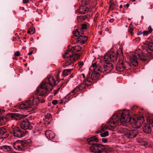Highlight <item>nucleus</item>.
<instances>
[{
    "instance_id": "35",
    "label": "nucleus",
    "mask_w": 153,
    "mask_h": 153,
    "mask_svg": "<svg viewBox=\"0 0 153 153\" xmlns=\"http://www.w3.org/2000/svg\"><path fill=\"white\" fill-rule=\"evenodd\" d=\"M133 30L134 29L133 28H130L129 29L128 31L129 33H130L131 36H132L133 34Z\"/></svg>"
},
{
    "instance_id": "47",
    "label": "nucleus",
    "mask_w": 153,
    "mask_h": 153,
    "mask_svg": "<svg viewBox=\"0 0 153 153\" xmlns=\"http://www.w3.org/2000/svg\"><path fill=\"white\" fill-rule=\"evenodd\" d=\"M114 19H112L109 20V22L111 23L113 22L114 21Z\"/></svg>"
},
{
    "instance_id": "17",
    "label": "nucleus",
    "mask_w": 153,
    "mask_h": 153,
    "mask_svg": "<svg viewBox=\"0 0 153 153\" xmlns=\"http://www.w3.org/2000/svg\"><path fill=\"white\" fill-rule=\"evenodd\" d=\"M45 134L46 137L49 140L53 138L55 135L54 132L49 130H48L45 132Z\"/></svg>"
},
{
    "instance_id": "20",
    "label": "nucleus",
    "mask_w": 153,
    "mask_h": 153,
    "mask_svg": "<svg viewBox=\"0 0 153 153\" xmlns=\"http://www.w3.org/2000/svg\"><path fill=\"white\" fill-rule=\"evenodd\" d=\"M143 130L146 133H149L151 132L152 130L149 125L145 124L143 127Z\"/></svg>"
},
{
    "instance_id": "16",
    "label": "nucleus",
    "mask_w": 153,
    "mask_h": 153,
    "mask_svg": "<svg viewBox=\"0 0 153 153\" xmlns=\"http://www.w3.org/2000/svg\"><path fill=\"white\" fill-rule=\"evenodd\" d=\"M88 39L86 36L84 35L79 36V37L77 38L76 42L81 44H83L87 42Z\"/></svg>"
},
{
    "instance_id": "8",
    "label": "nucleus",
    "mask_w": 153,
    "mask_h": 153,
    "mask_svg": "<svg viewBox=\"0 0 153 153\" xmlns=\"http://www.w3.org/2000/svg\"><path fill=\"white\" fill-rule=\"evenodd\" d=\"M14 124H12L9 131L11 133H13L14 136L16 137H21L24 134V131L21 130L19 127H13Z\"/></svg>"
},
{
    "instance_id": "37",
    "label": "nucleus",
    "mask_w": 153,
    "mask_h": 153,
    "mask_svg": "<svg viewBox=\"0 0 153 153\" xmlns=\"http://www.w3.org/2000/svg\"><path fill=\"white\" fill-rule=\"evenodd\" d=\"M60 89V88H58L56 90H54L53 91V94L54 95H56Z\"/></svg>"
},
{
    "instance_id": "55",
    "label": "nucleus",
    "mask_w": 153,
    "mask_h": 153,
    "mask_svg": "<svg viewBox=\"0 0 153 153\" xmlns=\"http://www.w3.org/2000/svg\"><path fill=\"white\" fill-rule=\"evenodd\" d=\"M23 49H25V47H23Z\"/></svg>"
},
{
    "instance_id": "52",
    "label": "nucleus",
    "mask_w": 153,
    "mask_h": 153,
    "mask_svg": "<svg viewBox=\"0 0 153 153\" xmlns=\"http://www.w3.org/2000/svg\"><path fill=\"white\" fill-rule=\"evenodd\" d=\"M45 102V100H42V101H41V103H43Z\"/></svg>"
},
{
    "instance_id": "51",
    "label": "nucleus",
    "mask_w": 153,
    "mask_h": 153,
    "mask_svg": "<svg viewBox=\"0 0 153 153\" xmlns=\"http://www.w3.org/2000/svg\"><path fill=\"white\" fill-rule=\"evenodd\" d=\"M33 53V51H32L31 52H29L28 53V55H31Z\"/></svg>"
},
{
    "instance_id": "40",
    "label": "nucleus",
    "mask_w": 153,
    "mask_h": 153,
    "mask_svg": "<svg viewBox=\"0 0 153 153\" xmlns=\"http://www.w3.org/2000/svg\"><path fill=\"white\" fill-rule=\"evenodd\" d=\"M57 103V101L56 100H54L52 101V104L53 105H56Z\"/></svg>"
},
{
    "instance_id": "31",
    "label": "nucleus",
    "mask_w": 153,
    "mask_h": 153,
    "mask_svg": "<svg viewBox=\"0 0 153 153\" xmlns=\"http://www.w3.org/2000/svg\"><path fill=\"white\" fill-rule=\"evenodd\" d=\"M133 120L134 121V123H133L132 122H131L130 123L131 124H134V125L135 126H137V125H138V123L139 122L138 121H137L134 119L133 118H132Z\"/></svg>"
},
{
    "instance_id": "1",
    "label": "nucleus",
    "mask_w": 153,
    "mask_h": 153,
    "mask_svg": "<svg viewBox=\"0 0 153 153\" xmlns=\"http://www.w3.org/2000/svg\"><path fill=\"white\" fill-rule=\"evenodd\" d=\"M131 118L129 114L128 110L125 109L114 114L107 123L108 126L117 129L118 132L123 134L125 136L128 129L126 127V123L131 122Z\"/></svg>"
},
{
    "instance_id": "5",
    "label": "nucleus",
    "mask_w": 153,
    "mask_h": 153,
    "mask_svg": "<svg viewBox=\"0 0 153 153\" xmlns=\"http://www.w3.org/2000/svg\"><path fill=\"white\" fill-rule=\"evenodd\" d=\"M139 59H140L142 61H145L147 60V57L146 55H145V53H142L139 54L137 51L133 53L131 55H130V62L135 66L138 65V63L137 60Z\"/></svg>"
},
{
    "instance_id": "30",
    "label": "nucleus",
    "mask_w": 153,
    "mask_h": 153,
    "mask_svg": "<svg viewBox=\"0 0 153 153\" xmlns=\"http://www.w3.org/2000/svg\"><path fill=\"white\" fill-rule=\"evenodd\" d=\"M74 35L77 37H79V36H80V33H79V32L78 30H76L75 31H74L73 32Z\"/></svg>"
},
{
    "instance_id": "13",
    "label": "nucleus",
    "mask_w": 153,
    "mask_h": 153,
    "mask_svg": "<svg viewBox=\"0 0 153 153\" xmlns=\"http://www.w3.org/2000/svg\"><path fill=\"white\" fill-rule=\"evenodd\" d=\"M127 132L125 136L129 138L135 137L138 134V131L136 129H132L130 131L128 129Z\"/></svg>"
},
{
    "instance_id": "29",
    "label": "nucleus",
    "mask_w": 153,
    "mask_h": 153,
    "mask_svg": "<svg viewBox=\"0 0 153 153\" xmlns=\"http://www.w3.org/2000/svg\"><path fill=\"white\" fill-rule=\"evenodd\" d=\"M56 81L58 82H59L60 81V80L59 79V74L60 72V71H58L56 72Z\"/></svg>"
},
{
    "instance_id": "53",
    "label": "nucleus",
    "mask_w": 153,
    "mask_h": 153,
    "mask_svg": "<svg viewBox=\"0 0 153 153\" xmlns=\"http://www.w3.org/2000/svg\"><path fill=\"white\" fill-rule=\"evenodd\" d=\"M123 7V5H121L120 6V8H122Z\"/></svg>"
},
{
    "instance_id": "14",
    "label": "nucleus",
    "mask_w": 153,
    "mask_h": 153,
    "mask_svg": "<svg viewBox=\"0 0 153 153\" xmlns=\"http://www.w3.org/2000/svg\"><path fill=\"white\" fill-rule=\"evenodd\" d=\"M21 128L24 129H30L31 126L29 120L27 119L23 120L20 124Z\"/></svg>"
},
{
    "instance_id": "42",
    "label": "nucleus",
    "mask_w": 153,
    "mask_h": 153,
    "mask_svg": "<svg viewBox=\"0 0 153 153\" xmlns=\"http://www.w3.org/2000/svg\"><path fill=\"white\" fill-rule=\"evenodd\" d=\"M148 29L149 30H148V31H150V33H151L152 32V28L151 27V26H149L148 27Z\"/></svg>"
},
{
    "instance_id": "22",
    "label": "nucleus",
    "mask_w": 153,
    "mask_h": 153,
    "mask_svg": "<svg viewBox=\"0 0 153 153\" xmlns=\"http://www.w3.org/2000/svg\"><path fill=\"white\" fill-rule=\"evenodd\" d=\"M86 80V79H85L82 82L78 85V86L79 87V88L81 90L83 89L85 87V85H86L85 84V81Z\"/></svg>"
},
{
    "instance_id": "34",
    "label": "nucleus",
    "mask_w": 153,
    "mask_h": 153,
    "mask_svg": "<svg viewBox=\"0 0 153 153\" xmlns=\"http://www.w3.org/2000/svg\"><path fill=\"white\" fill-rule=\"evenodd\" d=\"M51 115L50 114H47L45 115L46 119H49L51 118Z\"/></svg>"
},
{
    "instance_id": "4",
    "label": "nucleus",
    "mask_w": 153,
    "mask_h": 153,
    "mask_svg": "<svg viewBox=\"0 0 153 153\" xmlns=\"http://www.w3.org/2000/svg\"><path fill=\"white\" fill-rule=\"evenodd\" d=\"M99 140L97 138L94 137L88 139L87 140L88 144L92 145L90 147V149L91 151L92 152L95 153H103L104 149V146L97 143Z\"/></svg>"
},
{
    "instance_id": "12",
    "label": "nucleus",
    "mask_w": 153,
    "mask_h": 153,
    "mask_svg": "<svg viewBox=\"0 0 153 153\" xmlns=\"http://www.w3.org/2000/svg\"><path fill=\"white\" fill-rule=\"evenodd\" d=\"M146 45V48L143 49V51L144 53H145V55L147 54V53H149L150 54L149 51H153V42L149 41H146L144 43Z\"/></svg>"
},
{
    "instance_id": "49",
    "label": "nucleus",
    "mask_w": 153,
    "mask_h": 153,
    "mask_svg": "<svg viewBox=\"0 0 153 153\" xmlns=\"http://www.w3.org/2000/svg\"><path fill=\"white\" fill-rule=\"evenodd\" d=\"M150 123L151 124L152 127H153V121L152 120L150 121Z\"/></svg>"
},
{
    "instance_id": "32",
    "label": "nucleus",
    "mask_w": 153,
    "mask_h": 153,
    "mask_svg": "<svg viewBox=\"0 0 153 153\" xmlns=\"http://www.w3.org/2000/svg\"><path fill=\"white\" fill-rule=\"evenodd\" d=\"M115 5V3H112L110 4L109 7V9L110 10H113L114 8V6Z\"/></svg>"
},
{
    "instance_id": "15",
    "label": "nucleus",
    "mask_w": 153,
    "mask_h": 153,
    "mask_svg": "<svg viewBox=\"0 0 153 153\" xmlns=\"http://www.w3.org/2000/svg\"><path fill=\"white\" fill-rule=\"evenodd\" d=\"M125 68L124 62L120 59L117 63L116 67V69L118 71H123Z\"/></svg>"
},
{
    "instance_id": "10",
    "label": "nucleus",
    "mask_w": 153,
    "mask_h": 153,
    "mask_svg": "<svg viewBox=\"0 0 153 153\" xmlns=\"http://www.w3.org/2000/svg\"><path fill=\"white\" fill-rule=\"evenodd\" d=\"M19 108L20 109H24L25 110H27L29 109L32 108H33V106L31 101L30 100V98L25 102H23L19 105Z\"/></svg>"
},
{
    "instance_id": "56",
    "label": "nucleus",
    "mask_w": 153,
    "mask_h": 153,
    "mask_svg": "<svg viewBox=\"0 0 153 153\" xmlns=\"http://www.w3.org/2000/svg\"><path fill=\"white\" fill-rule=\"evenodd\" d=\"M30 1H32V0H30Z\"/></svg>"
},
{
    "instance_id": "41",
    "label": "nucleus",
    "mask_w": 153,
    "mask_h": 153,
    "mask_svg": "<svg viewBox=\"0 0 153 153\" xmlns=\"http://www.w3.org/2000/svg\"><path fill=\"white\" fill-rule=\"evenodd\" d=\"M102 141L104 143H106L107 142L108 140L106 138H103L102 139Z\"/></svg>"
},
{
    "instance_id": "2",
    "label": "nucleus",
    "mask_w": 153,
    "mask_h": 153,
    "mask_svg": "<svg viewBox=\"0 0 153 153\" xmlns=\"http://www.w3.org/2000/svg\"><path fill=\"white\" fill-rule=\"evenodd\" d=\"M56 83V81L52 76L48 75L47 76L45 81H43L40 84V87L37 89L35 93L30 98V100L31 101L33 107L37 105L39 102V97L37 95L45 97L48 94L49 92L52 91L53 86H55Z\"/></svg>"
},
{
    "instance_id": "43",
    "label": "nucleus",
    "mask_w": 153,
    "mask_h": 153,
    "mask_svg": "<svg viewBox=\"0 0 153 153\" xmlns=\"http://www.w3.org/2000/svg\"><path fill=\"white\" fill-rule=\"evenodd\" d=\"M80 77H82L84 79H85V75L83 74H82L80 75Z\"/></svg>"
},
{
    "instance_id": "19",
    "label": "nucleus",
    "mask_w": 153,
    "mask_h": 153,
    "mask_svg": "<svg viewBox=\"0 0 153 153\" xmlns=\"http://www.w3.org/2000/svg\"><path fill=\"white\" fill-rule=\"evenodd\" d=\"M7 131L4 127L0 128V136L3 138L6 137L7 135L6 134Z\"/></svg>"
},
{
    "instance_id": "54",
    "label": "nucleus",
    "mask_w": 153,
    "mask_h": 153,
    "mask_svg": "<svg viewBox=\"0 0 153 153\" xmlns=\"http://www.w3.org/2000/svg\"><path fill=\"white\" fill-rule=\"evenodd\" d=\"M23 49H25V47H23Z\"/></svg>"
},
{
    "instance_id": "9",
    "label": "nucleus",
    "mask_w": 153,
    "mask_h": 153,
    "mask_svg": "<svg viewBox=\"0 0 153 153\" xmlns=\"http://www.w3.org/2000/svg\"><path fill=\"white\" fill-rule=\"evenodd\" d=\"M26 146V142L20 141H16L13 144V147L16 150L22 151L25 150Z\"/></svg>"
},
{
    "instance_id": "45",
    "label": "nucleus",
    "mask_w": 153,
    "mask_h": 153,
    "mask_svg": "<svg viewBox=\"0 0 153 153\" xmlns=\"http://www.w3.org/2000/svg\"><path fill=\"white\" fill-rule=\"evenodd\" d=\"M70 98V94L67 95L65 97V99H68Z\"/></svg>"
},
{
    "instance_id": "36",
    "label": "nucleus",
    "mask_w": 153,
    "mask_h": 153,
    "mask_svg": "<svg viewBox=\"0 0 153 153\" xmlns=\"http://www.w3.org/2000/svg\"><path fill=\"white\" fill-rule=\"evenodd\" d=\"M87 26L86 24H84L82 25V29H86L87 28Z\"/></svg>"
},
{
    "instance_id": "39",
    "label": "nucleus",
    "mask_w": 153,
    "mask_h": 153,
    "mask_svg": "<svg viewBox=\"0 0 153 153\" xmlns=\"http://www.w3.org/2000/svg\"><path fill=\"white\" fill-rule=\"evenodd\" d=\"M84 64V63L82 62H80L78 63L79 66L81 67Z\"/></svg>"
},
{
    "instance_id": "33",
    "label": "nucleus",
    "mask_w": 153,
    "mask_h": 153,
    "mask_svg": "<svg viewBox=\"0 0 153 153\" xmlns=\"http://www.w3.org/2000/svg\"><path fill=\"white\" fill-rule=\"evenodd\" d=\"M143 36H145L146 35H147L150 33V32L148 31H144L143 32Z\"/></svg>"
},
{
    "instance_id": "46",
    "label": "nucleus",
    "mask_w": 153,
    "mask_h": 153,
    "mask_svg": "<svg viewBox=\"0 0 153 153\" xmlns=\"http://www.w3.org/2000/svg\"><path fill=\"white\" fill-rule=\"evenodd\" d=\"M28 1V0H23V2L24 4L27 3Z\"/></svg>"
},
{
    "instance_id": "26",
    "label": "nucleus",
    "mask_w": 153,
    "mask_h": 153,
    "mask_svg": "<svg viewBox=\"0 0 153 153\" xmlns=\"http://www.w3.org/2000/svg\"><path fill=\"white\" fill-rule=\"evenodd\" d=\"M108 131H106L103 133H101L100 134L102 137H105L108 135Z\"/></svg>"
},
{
    "instance_id": "50",
    "label": "nucleus",
    "mask_w": 153,
    "mask_h": 153,
    "mask_svg": "<svg viewBox=\"0 0 153 153\" xmlns=\"http://www.w3.org/2000/svg\"><path fill=\"white\" fill-rule=\"evenodd\" d=\"M102 132V131H101V130H99L97 131H96V132L98 134V133H99Z\"/></svg>"
},
{
    "instance_id": "21",
    "label": "nucleus",
    "mask_w": 153,
    "mask_h": 153,
    "mask_svg": "<svg viewBox=\"0 0 153 153\" xmlns=\"http://www.w3.org/2000/svg\"><path fill=\"white\" fill-rule=\"evenodd\" d=\"M1 149L5 152H10L12 151V149L10 146L7 145L1 146Z\"/></svg>"
},
{
    "instance_id": "6",
    "label": "nucleus",
    "mask_w": 153,
    "mask_h": 153,
    "mask_svg": "<svg viewBox=\"0 0 153 153\" xmlns=\"http://www.w3.org/2000/svg\"><path fill=\"white\" fill-rule=\"evenodd\" d=\"M97 67V65L95 62L92 64L91 67L94 68V71L91 74V78L90 76V74L88 73L87 75L85 82V84L87 85H90L92 83V81L94 80L97 79L99 77L100 74L98 70H95V69Z\"/></svg>"
},
{
    "instance_id": "25",
    "label": "nucleus",
    "mask_w": 153,
    "mask_h": 153,
    "mask_svg": "<svg viewBox=\"0 0 153 153\" xmlns=\"http://www.w3.org/2000/svg\"><path fill=\"white\" fill-rule=\"evenodd\" d=\"M81 90L78 86H76L74 89L72 91H71V93H76L78 92Z\"/></svg>"
},
{
    "instance_id": "57",
    "label": "nucleus",
    "mask_w": 153,
    "mask_h": 153,
    "mask_svg": "<svg viewBox=\"0 0 153 153\" xmlns=\"http://www.w3.org/2000/svg\"><path fill=\"white\" fill-rule=\"evenodd\" d=\"M0 153H1V152H0Z\"/></svg>"
},
{
    "instance_id": "3",
    "label": "nucleus",
    "mask_w": 153,
    "mask_h": 153,
    "mask_svg": "<svg viewBox=\"0 0 153 153\" xmlns=\"http://www.w3.org/2000/svg\"><path fill=\"white\" fill-rule=\"evenodd\" d=\"M119 54L117 53L116 55L115 53L108 52L106 53L104 57L105 62L103 66H101L97 64V67L95 70H98L100 73H108L110 72L114 68L113 64L111 62L115 60L117 57L119 56Z\"/></svg>"
},
{
    "instance_id": "7",
    "label": "nucleus",
    "mask_w": 153,
    "mask_h": 153,
    "mask_svg": "<svg viewBox=\"0 0 153 153\" xmlns=\"http://www.w3.org/2000/svg\"><path fill=\"white\" fill-rule=\"evenodd\" d=\"M65 54L64 55V57L67 59L65 60V63L64 66L65 67L71 65L73 66L74 61L77 60L79 58V54H74L73 55L71 54H68V56L66 57H65Z\"/></svg>"
},
{
    "instance_id": "28",
    "label": "nucleus",
    "mask_w": 153,
    "mask_h": 153,
    "mask_svg": "<svg viewBox=\"0 0 153 153\" xmlns=\"http://www.w3.org/2000/svg\"><path fill=\"white\" fill-rule=\"evenodd\" d=\"M18 114L16 113H12L10 114V116L12 118H14L15 119H17Z\"/></svg>"
},
{
    "instance_id": "27",
    "label": "nucleus",
    "mask_w": 153,
    "mask_h": 153,
    "mask_svg": "<svg viewBox=\"0 0 153 153\" xmlns=\"http://www.w3.org/2000/svg\"><path fill=\"white\" fill-rule=\"evenodd\" d=\"M107 129H108V127L105 125L102 124V125L101 128V131L103 132Z\"/></svg>"
},
{
    "instance_id": "23",
    "label": "nucleus",
    "mask_w": 153,
    "mask_h": 153,
    "mask_svg": "<svg viewBox=\"0 0 153 153\" xmlns=\"http://www.w3.org/2000/svg\"><path fill=\"white\" fill-rule=\"evenodd\" d=\"M71 71V69H67L63 70L62 75L64 76H67L68 74V73H70Z\"/></svg>"
},
{
    "instance_id": "44",
    "label": "nucleus",
    "mask_w": 153,
    "mask_h": 153,
    "mask_svg": "<svg viewBox=\"0 0 153 153\" xmlns=\"http://www.w3.org/2000/svg\"><path fill=\"white\" fill-rule=\"evenodd\" d=\"M143 35V32H141V31H138L137 33V35Z\"/></svg>"
},
{
    "instance_id": "11",
    "label": "nucleus",
    "mask_w": 153,
    "mask_h": 153,
    "mask_svg": "<svg viewBox=\"0 0 153 153\" xmlns=\"http://www.w3.org/2000/svg\"><path fill=\"white\" fill-rule=\"evenodd\" d=\"M81 49V48L79 46L76 45L72 47L70 49L67 50L65 53V57H66L68 56V54H71L73 55L74 54H76V53L77 52H79Z\"/></svg>"
},
{
    "instance_id": "24",
    "label": "nucleus",
    "mask_w": 153,
    "mask_h": 153,
    "mask_svg": "<svg viewBox=\"0 0 153 153\" xmlns=\"http://www.w3.org/2000/svg\"><path fill=\"white\" fill-rule=\"evenodd\" d=\"M35 32V29L32 27H30L27 31L28 33H30L31 34H33Z\"/></svg>"
},
{
    "instance_id": "18",
    "label": "nucleus",
    "mask_w": 153,
    "mask_h": 153,
    "mask_svg": "<svg viewBox=\"0 0 153 153\" xmlns=\"http://www.w3.org/2000/svg\"><path fill=\"white\" fill-rule=\"evenodd\" d=\"M88 9L85 6H82L77 10V12L81 14H85L88 11Z\"/></svg>"
},
{
    "instance_id": "48",
    "label": "nucleus",
    "mask_w": 153,
    "mask_h": 153,
    "mask_svg": "<svg viewBox=\"0 0 153 153\" xmlns=\"http://www.w3.org/2000/svg\"><path fill=\"white\" fill-rule=\"evenodd\" d=\"M129 4H127L126 6H124V7H125V6H126L127 8H128L129 6Z\"/></svg>"
},
{
    "instance_id": "38",
    "label": "nucleus",
    "mask_w": 153,
    "mask_h": 153,
    "mask_svg": "<svg viewBox=\"0 0 153 153\" xmlns=\"http://www.w3.org/2000/svg\"><path fill=\"white\" fill-rule=\"evenodd\" d=\"M14 55L15 56H20V53L19 51H17L14 53Z\"/></svg>"
}]
</instances>
